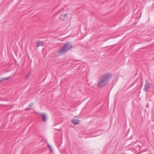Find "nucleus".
Segmentation results:
<instances>
[{"label":"nucleus","instance_id":"obj_1","mask_svg":"<svg viewBox=\"0 0 154 154\" xmlns=\"http://www.w3.org/2000/svg\"><path fill=\"white\" fill-rule=\"evenodd\" d=\"M111 74L108 73L101 75L98 79L97 84L98 87L101 88L107 85L111 79Z\"/></svg>","mask_w":154,"mask_h":154},{"label":"nucleus","instance_id":"obj_2","mask_svg":"<svg viewBox=\"0 0 154 154\" xmlns=\"http://www.w3.org/2000/svg\"><path fill=\"white\" fill-rule=\"evenodd\" d=\"M72 45L70 42L65 43L63 46L58 51V54L59 55L62 56L65 54L69 50L72 49Z\"/></svg>","mask_w":154,"mask_h":154},{"label":"nucleus","instance_id":"obj_3","mask_svg":"<svg viewBox=\"0 0 154 154\" xmlns=\"http://www.w3.org/2000/svg\"><path fill=\"white\" fill-rule=\"evenodd\" d=\"M149 88V83L148 82L147 79L146 80V83L144 85V88L143 90L147 92Z\"/></svg>","mask_w":154,"mask_h":154},{"label":"nucleus","instance_id":"obj_4","mask_svg":"<svg viewBox=\"0 0 154 154\" xmlns=\"http://www.w3.org/2000/svg\"><path fill=\"white\" fill-rule=\"evenodd\" d=\"M78 118L77 116H75L72 120V123L75 125H77L79 123V121L78 119Z\"/></svg>","mask_w":154,"mask_h":154},{"label":"nucleus","instance_id":"obj_5","mask_svg":"<svg viewBox=\"0 0 154 154\" xmlns=\"http://www.w3.org/2000/svg\"><path fill=\"white\" fill-rule=\"evenodd\" d=\"M68 16V15L67 13L64 14H62L60 15L59 19L63 21L65 20Z\"/></svg>","mask_w":154,"mask_h":154},{"label":"nucleus","instance_id":"obj_6","mask_svg":"<svg viewBox=\"0 0 154 154\" xmlns=\"http://www.w3.org/2000/svg\"><path fill=\"white\" fill-rule=\"evenodd\" d=\"M42 120L44 122H45L47 120V117L46 115L45 114H42Z\"/></svg>","mask_w":154,"mask_h":154},{"label":"nucleus","instance_id":"obj_7","mask_svg":"<svg viewBox=\"0 0 154 154\" xmlns=\"http://www.w3.org/2000/svg\"><path fill=\"white\" fill-rule=\"evenodd\" d=\"M44 42H43L41 41H38L37 43V47H38L40 46H42L44 44Z\"/></svg>","mask_w":154,"mask_h":154},{"label":"nucleus","instance_id":"obj_8","mask_svg":"<svg viewBox=\"0 0 154 154\" xmlns=\"http://www.w3.org/2000/svg\"><path fill=\"white\" fill-rule=\"evenodd\" d=\"M9 79V77L6 78H0V82H1L2 81H3L6 80H8Z\"/></svg>","mask_w":154,"mask_h":154},{"label":"nucleus","instance_id":"obj_9","mask_svg":"<svg viewBox=\"0 0 154 154\" xmlns=\"http://www.w3.org/2000/svg\"><path fill=\"white\" fill-rule=\"evenodd\" d=\"M33 103H31L29 105V107L28 108H27L26 109L27 110H30V109H31V107L33 105Z\"/></svg>","mask_w":154,"mask_h":154},{"label":"nucleus","instance_id":"obj_10","mask_svg":"<svg viewBox=\"0 0 154 154\" xmlns=\"http://www.w3.org/2000/svg\"><path fill=\"white\" fill-rule=\"evenodd\" d=\"M30 76V74L29 73V74H28L26 75V79H28V77Z\"/></svg>","mask_w":154,"mask_h":154},{"label":"nucleus","instance_id":"obj_11","mask_svg":"<svg viewBox=\"0 0 154 154\" xmlns=\"http://www.w3.org/2000/svg\"><path fill=\"white\" fill-rule=\"evenodd\" d=\"M48 146L49 147V149H51V146H50V145L49 144H48Z\"/></svg>","mask_w":154,"mask_h":154},{"label":"nucleus","instance_id":"obj_12","mask_svg":"<svg viewBox=\"0 0 154 154\" xmlns=\"http://www.w3.org/2000/svg\"><path fill=\"white\" fill-rule=\"evenodd\" d=\"M50 149V150H51V152L52 151V149L51 147V149Z\"/></svg>","mask_w":154,"mask_h":154}]
</instances>
